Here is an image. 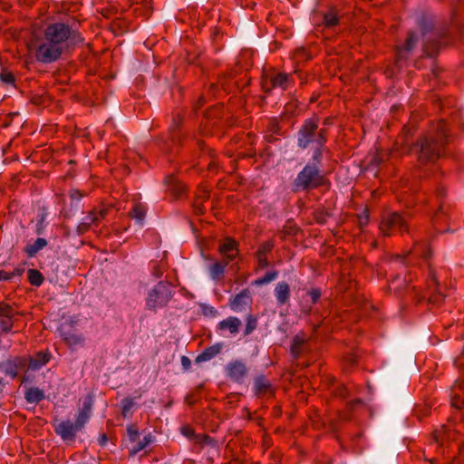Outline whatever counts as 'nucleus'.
<instances>
[{"mask_svg":"<svg viewBox=\"0 0 464 464\" xmlns=\"http://www.w3.org/2000/svg\"><path fill=\"white\" fill-rule=\"evenodd\" d=\"M210 197V192L207 189H202L199 191L197 195L196 201L198 202H205L207 201Z\"/></svg>","mask_w":464,"mask_h":464,"instance_id":"052dcab7","label":"nucleus"},{"mask_svg":"<svg viewBox=\"0 0 464 464\" xmlns=\"http://www.w3.org/2000/svg\"><path fill=\"white\" fill-rule=\"evenodd\" d=\"M46 246V239L38 237L33 244H29L25 246L24 252L26 253L27 256L33 257Z\"/></svg>","mask_w":464,"mask_h":464,"instance_id":"2f4dec72","label":"nucleus"},{"mask_svg":"<svg viewBox=\"0 0 464 464\" xmlns=\"http://www.w3.org/2000/svg\"><path fill=\"white\" fill-rule=\"evenodd\" d=\"M121 415L123 418H128L135 406L134 398L126 397L121 400Z\"/></svg>","mask_w":464,"mask_h":464,"instance_id":"4c0bfd02","label":"nucleus"},{"mask_svg":"<svg viewBox=\"0 0 464 464\" xmlns=\"http://www.w3.org/2000/svg\"><path fill=\"white\" fill-rule=\"evenodd\" d=\"M29 283L34 286H40L44 280L43 274L37 269L31 268L27 271Z\"/></svg>","mask_w":464,"mask_h":464,"instance_id":"f704fd0d","label":"nucleus"},{"mask_svg":"<svg viewBox=\"0 0 464 464\" xmlns=\"http://www.w3.org/2000/svg\"><path fill=\"white\" fill-rule=\"evenodd\" d=\"M257 262H258V267L259 268H265L269 266L268 260L266 258V256H256Z\"/></svg>","mask_w":464,"mask_h":464,"instance_id":"0e129e2a","label":"nucleus"},{"mask_svg":"<svg viewBox=\"0 0 464 464\" xmlns=\"http://www.w3.org/2000/svg\"><path fill=\"white\" fill-rule=\"evenodd\" d=\"M227 372L229 377H244L247 373V368L242 361H234L228 363Z\"/></svg>","mask_w":464,"mask_h":464,"instance_id":"bb28decb","label":"nucleus"},{"mask_svg":"<svg viewBox=\"0 0 464 464\" xmlns=\"http://www.w3.org/2000/svg\"><path fill=\"white\" fill-rule=\"evenodd\" d=\"M0 81L6 84L14 85L15 78H14V75L13 74V72H11L7 70H3L0 72Z\"/></svg>","mask_w":464,"mask_h":464,"instance_id":"3c124183","label":"nucleus"},{"mask_svg":"<svg viewBox=\"0 0 464 464\" xmlns=\"http://www.w3.org/2000/svg\"><path fill=\"white\" fill-rule=\"evenodd\" d=\"M223 116V104L218 103L217 105L209 108L204 113V119L200 122L199 131L202 135H218L223 131L225 124L232 126L235 123L233 117H227L226 122L222 121Z\"/></svg>","mask_w":464,"mask_h":464,"instance_id":"39448f33","label":"nucleus"},{"mask_svg":"<svg viewBox=\"0 0 464 464\" xmlns=\"http://www.w3.org/2000/svg\"><path fill=\"white\" fill-rule=\"evenodd\" d=\"M267 130L272 134L281 135V127L276 120H271L267 125Z\"/></svg>","mask_w":464,"mask_h":464,"instance_id":"6e6d98bb","label":"nucleus"},{"mask_svg":"<svg viewBox=\"0 0 464 464\" xmlns=\"http://www.w3.org/2000/svg\"><path fill=\"white\" fill-rule=\"evenodd\" d=\"M195 144L198 148V150L195 151V154L198 156H206L211 160L208 163V169L215 170L218 168V162L215 160V151L212 149H207L205 142L201 140H195Z\"/></svg>","mask_w":464,"mask_h":464,"instance_id":"412c9836","label":"nucleus"},{"mask_svg":"<svg viewBox=\"0 0 464 464\" xmlns=\"http://www.w3.org/2000/svg\"><path fill=\"white\" fill-rule=\"evenodd\" d=\"M91 212H92V214H94V216H96V218H98V225H99L101 220L103 219L107 216L109 209L107 208H102L100 210L92 209V210H91Z\"/></svg>","mask_w":464,"mask_h":464,"instance_id":"4d7b16f0","label":"nucleus"},{"mask_svg":"<svg viewBox=\"0 0 464 464\" xmlns=\"http://www.w3.org/2000/svg\"><path fill=\"white\" fill-rule=\"evenodd\" d=\"M294 82L293 74L285 72H277L270 77L269 82L263 85L265 92L272 89L280 88L285 91Z\"/></svg>","mask_w":464,"mask_h":464,"instance_id":"ddd939ff","label":"nucleus"},{"mask_svg":"<svg viewBox=\"0 0 464 464\" xmlns=\"http://www.w3.org/2000/svg\"><path fill=\"white\" fill-rule=\"evenodd\" d=\"M24 398L29 403H38L45 398L44 392L39 388L31 387L25 391Z\"/></svg>","mask_w":464,"mask_h":464,"instance_id":"7c9ffc66","label":"nucleus"},{"mask_svg":"<svg viewBox=\"0 0 464 464\" xmlns=\"http://www.w3.org/2000/svg\"><path fill=\"white\" fill-rule=\"evenodd\" d=\"M411 255L428 260L431 256V250L424 243L418 242L415 243L413 249L406 252L403 255H396L392 257V259L405 263L406 257Z\"/></svg>","mask_w":464,"mask_h":464,"instance_id":"2eb2a0df","label":"nucleus"},{"mask_svg":"<svg viewBox=\"0 0 464 464\" xmlns=\"http://www.w3.org/2000/svg\"><path fill=\"white\" fill-rule=\"evenodd\" d=\"M417 24L424 37V53L429 57L437 55L440 48L448 44V32L433 31V20L425 14L418 17Z\"/></svg>","mask_w":464,"mask_h":464,"instance_id":"7ed1b4c3","label":"nucleus"},{"mask_svg":"<svg viewBox=\"0 0 464 464\" xmlns=\"http://www.w3.org/2000/svg\"><path fill=\"white\" fill-rule=\"evenodd\" d=\"M304 344V339L300 338L299 336H295L293 339V343L291 347V351L294 354H297L301 353V348Z\"/></svg>","mask_w":464,"mask_h":464,"instance_id":"864d4df0","label":"nucleus"},{"mask_svg":"<svg viewBox=\"0 0 464 464\" xmlns=\"http://www.w3.org/2000/svg\"><path fill=\"white\" fill-rule=\"evenodd\" d=\"M85 423L76 417L75 422L63 420L55 426V432L65 441L74 440L76 433L83 429Z\"/></svg>","mask_w":464,"mask_h":464,"instance_id":"9b49d317","label":"nucleus"},{"mask_svg":"<svg viewBox=\"0 0 464 464\" xmlns=\"http://www.w3.org/2000/svg\"><path fill=\"white\" fill-rule=\"evenodd\" d=\"M98 227V218L90 211L83 220L77 226L76 232L79 236L86 233L92 226Z\"/></svg>","mask_w":464,"mask_h":464,"instance_id":"c85d7f7f","label":"nucleus"},{"mask_svg":"<svg viewBox=\"0 0 464 464\" xmlns=\"http://www.w3.org/2000/svg\"><path fill=\"white\" fill-rule=\"evenodd\" d=\"M277 276H278V272L276 270L267 272L264 276L259 277L256 280H255L254 285L259 286V285L269 284L270 282L275 280Z\"/></svg>","mask_w":464,"mask_h":464,"instance_id":"79ce46f5","label":"nucleus"},{"mask_svg":"<svg viewBox=\"0 0 464 464\" xmlns=\"http://www.w3.org/2000/svg\"><path fill=\"white\" fill-rule=\"evenodd\" d=\"M254 389L256 395H265L271 392V383L268 379H256Z\"/></svg>","mask_w":464,"mask_h":464,"instance_id":"473e14b6","label":"nucleus"},{"mask_svg":"<svg viewBox=\"0 0 464 464\" xmlns=\"http://www.w3.org/2000/svg\"><path fill=\"white\" fill-rule=\"evenodd\" d=\"M450 439V432L447 429L446 426H441V428L434 432V440L439 444H443V442L447 440Z\"/></svg>","mask_w":464,"mask_h":464,"instance_id":"ea45409f","label":"nucleus"},{"mask_svg":"<svg viewBox=\"0 0 464 464\" xmlns=\"http://www.w3.org/2000/svg\"><path fill=\"white\" fill-rule=\"evenodd\" d=\"M72 327L71 325H62L60 328V333L63 339L69 345H77L82 342V338L72 332Z\"/></svg>","mask_w":464,"mask_h":464,"instance_id":"393cba45","label":"nucleus"},{"mask_svg":"<svg viewBox=\"0 0 464 464\" xmlns=\"http://www.w3.org/2000/svg\"><path fill=\"white\" fill-rule=\"evenodd\" d=\"M194 212L197 215H202L204 213L203 202L196 201L193 203Z\"/></svg>","mask_w":464,"mask_h":464,"instance_id":"69168bd1","label":"nucleus"},{"mask_svg":"<svg viewBox=\"0 0 464 464\" xmlns=\"http://www.w3.org/2000/svg\"><path fill=\"white\" fill-rule=\"evenodd\" d=\"M274 248V242L273 241H266L262 243L256 251V256H266L268 253H270Z\"/></svg>","mask_w":464,"mask_h":464,"instance_id":"8fccbe9b","label":"nucleus"},{"mask_svg":"<svg viewBox=\"0 0 464 464\" xmlns=\"http://www.w3.org/2000/svg\"><path fill=\"white\" fill-rule=\"evenodd\" d=\"M127 434L130 442H136L139 438V430L136 424H130L127 427Z\"/></svg>","mask_w":464,"mask_h":464,"instance_id":"603ef678","label":"nucleus"},{"mask_svg":"<svg viewBox=\"0 0 464 464\" xmlns=\"http://www.w3.org/2000/svg\"><path fill=\"white\" fill-rule=\"evenodd\" d=\"M181 433L187 438H192L194 436V430L188 426L181 428Z\"/></svg>","mask_w":464,"mask_h":464,"instance_id":"774afa93","label":"nucleus"},{"mask_svg":"<svg viewBox=\"0 0 464 464\" xmlns=\"http://www.w3.org/2000/svg\"><path fill=\"white\" fill-rule=\"evenodd\" d=\"M223 344L221 343L205 348L202 353L197 356L196 362H207L213 359L221 352Z\"/></svg>","mask_w":464,"mask_h":464,"instance_id":"b1692460","label":"nucleus"},{"mask_svg":"<svg viewBox=\"0 0 464 464\" xmlns=\"http://www.w3.org/2000/svg\"><path fill=\"white\" fill-rule=\"evenodd\" d=\"M13 324V318H0V327L3 333H9Z\"/></svg>","mask_w":464,"mask_h":464,"instance_id":"5fc2aeb1","label":"nucleus"},{"mask_svg":"<svg viewBox=\"0 0 464 464\" xmlns=\"http://www.w3.org/2000/svg\"><path fill=\"white\" fill-rule=\"evenodd\" d=\"M307 294L311 297L313 304L317 303L319 298L321 297V291L318 288H314L310 290Z\"/></svg>","mask_w":464,"mask_h":464,"instance_id":"680f3d73","label":"nucleus"},{"mask_svg":"<svg viewBox=\"0 0 464 464\" xmlns=\"http://www.w3.org/2000/svg\"><path fill=\"white\" fill-rule=\"evenodd\" d=\"M241 321L237 317L230 316L222 320L218 324V329L220 331L228 330L231 334L238 333Z\"/></svg>","mask_w":464,"mask_h":464,"instance_id":"cd10ccee","label":"nucleus"},{"mask_svg":"<svg viewBox=\"0 0 464 464\" xmlns=\"http://www.w3.org/2000/svg\"><path fill=\"white\" fill-rule=\"evenodd\" d=\"M252 303L251 293L249 289H243L239 294L230 298V308L234 311H241L245 306Z\"/></svg>","mask_w":464,"mask_h":464,"instance_id":"a211bd4d","label":"nucleus"},{"mask_svg":"<svg viewBox=\"0 0 464 464\" xmlns=\"http://www.w3.org/2000/svg\"><path fill=\"white\" fill-rule=\"evenodd\" d=\"M326 179L318 166L306 164L293 181V191H309L324 185Z\"/></svg>","mask_w":464,"mask_h":464,"instance_id":"423d86ee","label":"nucleus"},{"mask_svg":"<svg viewBox=\"0 0 464 464\" xmlns=\"http://www.w3.org/2000/svg\"><path fill=\"white\" fill-rule=\"evenodd\" d=\"M294 59L296 63H304L309 61L311 59V55L305 48L300 47L295 51Z\"/></svg>","mask_w":464,"mask_h":464,"instance_id":"49530a36","label":"nucleus"},{"mask_svg":"<svg viewBox=\"0 0 464 464\" xmlns=\"http://www.w3.org/2000/svg\"><path fill=\"white\" fill-rule=\"evenodd\" d=\"M257 327V317L254 314H248L246 319V327L244 334L249 335Z\"/></svg>","mask_w":464,"mask_h":464,"instance_id":"a19ab883","label":"nucleus"},{"mask_svg":"<svg viewBox=\"0 0 464 464\" xmlns=\"http://www.w3.org/2000/svg\"><path fill=\"white\" fill-rule=\"evenodd\" d=\"M324 146H315L312 147L311 149L314 150V154L312 157V162H308L307 164H314L315 166H318L321 164L323 160V150Z\"/></svg>","mask_w":464,"mask_h":464,"instance_id":"09e8293b","label":"nucleus"},{"mask_svg":"<svg viewBox=\"0 0 464 464\" xmlns=\"http://www.w3.org/2000/svg\"><path fill=\"white\" fill-rule=\"evenodd\" d=\"M429 276L430 277L428 282V292H430V295L428 298V302L433 304H440L443 301L444 296L438 292V279L436 278L435 273L432 270H430Z\"/></svg>","mask_w":464,"mask_h":464,"instance_id":"f3484780","label":"nucleus"},{"mask_svg":"<svg viewBox=\"0 0 464 464\" xmlns=\"http://www.w3.org/2000/svg\"><path fill=\"white\" fill-rule=\"evenodd\" d=\"M24 272V268H14L12 272H8V280L13 278L14 276H21Z\"/></svg>","mask_w":464,"mask_h":464,"instance_id":"338daca9","label":"nucleus"},{"mask_svg":"<svg viewBox=\"0 0 464 464\" xmlns=\"http://www.w3.org/2000/svg\"><path fill=\"white\" fill-rule=\"evenodd\" d=\"M356 361H357V357L355 354H353V353L347 354V356L344 358L343 364L344 373H346V374L353 373V372L350 370V368L353 367Z\"/></svg>","mask_w":464,"mask_h":464,"instance_id":"de8ad7c7","label":"nucleus"},{"mask_svg":"<svg viewBox=\"0 0 464 464\" xmlns=\"http://www.w3.org/2000/svg\"><path fill=\"white\" fill-rule=\"evenodd\" d=\"M229 264L228 260L221 259L209 266L208 271L213 280H219L225 272L226 266Z\"/></svg>","mask_w":464,"mask_h":464,"instance_id":"c756f323","label":"nucleus"},{"mask_svg":"<svg viewBox=\"0 0 464 464\" xmlns=\"http://www.w3.org/2000/svg\"><path fill=\"white\" fill-rule=\"evenodd\" d=\"M417 127L415 124L408 123L404 125L401 132L398 136L396 141L393 144V148L391 151L392 157H401L404 154H409L408 149L411 147V143H409V140L414 135L416 132Z\"/></svg>","mask_w":464,"mask_h":464,"instance_id":"1a4fd4ad","label":"nucleus"},{"mask_svg":"<svg viewBox=\"0 0 464 464\" xmlns=\"http://www.w3.org/2000/svg\"><path fill=\"white\" fill-rule=\"evenodd\" d=\"M410 218L411 216L408 213H391L382 218L380 229L385 236H390L392 230H398L401 234L409 232L408 219Z\"/></svg>","mask_w":464,"mask_h":464,"instance_id":"6e6552de","label":"nucleus"},{"mask_svg":"<svg viewBox=\"0 0 464 464\" xmlns=\"http://www.w3.org/2000/svg\"><path fill=\"white\" fill-rule=\"evenodd\" d=\"M202 314L205 316H216L218 311L213 306H208L207 304L201 305Z\"/></svg>","mask_w":464,"mask_h":464,"instance_id":"13d9d810","label":"nucleus"},{"mask_svg":"<svg viewBox=\"0 0 464 464\" xmlns=\"http://www.w3.org/2000/svg\"><path fill=\"white\" fill-rule=\"evenodd\" d=\"M204 388V384L201 383L199 385H198L193 392H191L190 393H188L185 397V401L186 402L192 406L194 405L197 401L198 400V393L200 392V391Z\"/></svg>","mask_w":464,"mask_h":464,"instance_id":"a18cd8bd","label":"nucleus"},{"mask_svg":"<svg viewBox=\"0 0 464 464\" xmlns=\"http://www.w3.org/2000/svg\"><path fill=\"white\" fill-rule=\"evenodd\" d=\"M164 184L175 198H179L187 193L186 185L180 182L173 174L168 175L164 179Z\"/></svg>","mask_w":464,"mask_h":464,"instance_id":"dca6fc26","label":"nucleus"},{"mask_svg":"<svg viewBox=\"0 0 464 464\" xmlns=\"http://www.w3.org/2000/svg\"><path fill=\"white\" fill-rule=\"evenodd\" d=\"M317 118L306 119L297 131L296 142L300 149L305 150L315 146H325L328 130L320 127Z\"/></svg>","mask_w":464,"mask_h":464,"instance_id":"20e7f679","label":"nucleus"},{"mask_svg":"<svg viewBox=\"0 0 464 464\" xmlns=\"http://www.w3.org/2000/svg\"><path fill=\"white\" fill-rule=\"evenodd\" d=\"M218 250L222 256V259L228 260V262L235 259L238 253L237 242L230 237L226 238L225 241L219 245Z\"/></svg>","mask_w":464,"mask_h":464,"instance_id":"6ab92c4d","label":"nucleus"},{"mask_svg":"<svg viewBox=\"0 0 464 464\" xmlns=\"http://www.w3.org/2000/svg\"><path fill=\"white\" fill-rule=\"evenodd\" d=\"M0 371L6 376L17 377L27 371V359L20 356L0 362Z\"/></svg>","mask_w":464,"mask_h":464,"instance_id":"9d476101","label":"nucleus"},{"mask_svg":"<svg viewBox=\"0 0 464 464\" xmlns=\"http://www.w3.org/2000/svg\"><path fill=\"white\" fill-rule=\"evenodd\" d=\"M450 142V129L448 122L441 119L433 122L428 130L420 135L408 149L410 153L416 156V163L412 169L415 179L427 176V167L433 165L446 154Z\"/></svg>","mask_w":464,"mask_h":464,"instance_id":"f257e3e1","label":"nucleus"},{"mask_svg":"<svg viewBox=\"0 0 464 464\" xmlns=\"http://www.w3.org/2000/svg\"><path fill=\"white\" fill-rule=\"evenodd\" d=\"M275 296L276 298L277 304H286L290 298L289 285L285 281L279 282L275 288Z\"/></svg>","mask_w":464,"mask_h":464,"instance_id":"a878e982","label":"nucleus"},{"mask_svg":"<svg viewBox=\"0 0 464 464\" xmlns=\"http://www.w3.org/2000/svg\"><path fill=\"white\" fill-rule=\"evenodd\" d=\"M329 216V214L327 212H317L315 214V221L318 223V224H325L326 221H327V217Z\"/></svg>","mask_w":464,"mask_h":464,"instance_id":"e2e57ef3","label":"nucleus"},{"mask_svg":"<svg viewBox=\"0 0 464 464\" xmlns=\"http://www.w3.org/2000/svg\"><path fill=\"white\" fill-rule=\"evenodd\" d=\"M69 197L72 199V201H80L83 195L79 189L72 188L69 191Z\"/></svg>","mask_w":464,"mask_h":464,"instance_id":"bf43d9fd","label":"nucleus"},{"mask_svg":"<svg viewBox=\"0 0 464 464\" xmlns=\"http://www.w3.org/2000/svg\"><path fill=\"white\" fill-rule=\"evenodd\" d=\"M339 23V18L335 12L330 11L324 14V24L325 27L332 28L337 25Z\"/></svg>","mask_w":464,"mask_h":464,"instance_id":"c03bdc74","label":"nucleus"},{"mask_svg":"<svg viewBox=\"0 0 464 464\" xmlns=\"http://www.w3.org/2000/svg\"><path fill=\"white\" fill-rule=\"evenodd\" d=\"M405 293L409 297L414 300L416 304H419L426 297V295L420 293L415 286H410L408 285H405Z\"/></svg>","mask_w":464,"mask_h":464,"instance_id":"58836bf2","label":"nucleus"},{"mask_svg":"<svg viewBox=\"0 0 464 464\" xmlns=\"http://www.w3.org/2000/svg\"><path fill=\"white\" fill-rule=\"evenodd\" d=\"M15 314H18L13 307L5 302L0 303V317L1 318H13Z\"/></svg>","mask_w":464,"mask_h":464,"instance_id":"37998d69","label":"nucleus"},{"mask_svg":"<svg viewBox=\"0 0 464 464\" xmlns=\"http://www.w3.org/2000/svg\"><path fill=\"white\" fill-rule=\"evenodd\" d=\"M464 385V379H457L451 390V405L460 410L464 408V399L459 392H461Z\"/></svg>","mask_w":464,"mask_h":464,"instance_id":"4be33fe9","label":"nucleus"},{"mask_svg":"<svg viewBox=\"0 0 464 464\" xmlns=\"http://www.w3.org/2000/svg\"><path fill=\"white\" fill-rule=\"evenodd\" d=\"M94 404V395L89 392L82 401V406L79 408L78 415L76 416L79 420H82L85 424L89 421L92 410Z\"/></svg>","mask_w":464,"mask_h":464,"instance_id":"aec40b11","label":"nucleus"},{"mask_svg":"<svg viewBox=\"0 0 464 464\" xmlns=\"http://www.w3.org/2000/svg\"><path fill=\"white\" fill-rule=\"evenodd\" d=\"M182 119L179 115L173 118V122L171 126L169 127V133H170V141L172 143V147L169 146L167 141L163 142V145L161 146V150L165 153H174L176 152V150L181 146L183 135L179 131V126L181 124Z\"/></svg>","mask_w":464,"mask_h":464,"instance_id":"f8f14e48","label":"nucleus"},{"mask_svg":"<svg viewBox=\"0 0 464 464\" xmlns=\"http://www.w3.org/2000/svg\"><path fill=\"white\" fill-rule=\"evenodd\" d=\"M221 87L224 92H228L230 91V86L227 82L225 76L221 77L218 82L211 83L208 87V93L212 96H216V92Z\"/></svg>","mask_w":464,"mask_h":464,"instance_id":"c9c22d12","label":"nucleus"},{"mask_svg":"<svg viewBox=\"0 0 464 464\" xmlns=\"http://www.w3.org/2000/svg\"><path fill=\"white\" fill-rule=\"evenodd\" d=\"M418 40L419 38L415 32L410 31L408 33V36L406 38L404 45L397 47L396 63H400L401 61H406L409 59L410 53L415 48Z\"/></svg>","mask_w":464,"mask_h":464,"instance_id":"4468645a","label":"nucleus"},{"mask_svg":"<svg viewBox=\"0 0 464 464\" xmlns=\"http://www.w3.org/2000/svg\"><path fill=\"white\" fill-rule=\"evenodd\" d=\"M171 285L169 282H159L148 294L146 298V308L156 311L158 308L165 307L173 297Z\"/></svg>","mask_w":464,"mask_h":464,"instance_id":"0eeeda50","label":"nucleus"},{"mask_svg":"<svg viewBox=\"0 0 464 464\" xmlns=\"http://www.w3.org/2000/svg\"><path fill=\"white\" fill-rule=\"evenodd\" d=\"M129 216L136 219L140 225H142L146 216V208L140 203H136L129 212Z\"/></svg>","mask_w":464,"mask_h":464,"instance_id":"72a5a7b5","label":"nucleus"},{"mask_svg":"<svg viewBox=\"0 0 464 464\" xmlns=\"http://www.w3.org/2000/svg\"><path fill=\"white\" fill-rule=\"evenodd\" d=\"M79 37L78 31L65 23L57 22L48 24L44 32V42L36 49V60L44 63L57 61L67 46V42L75 43Z\"/></svg>","mask_w":464,"mask_h":464,"instance_id":"f03ea898","label":"nucleus"},{"mask_svg":"<svg viewBox=\"0 0 464 464\" xmlns=\"http://www.w3.org/2000/svg\"><path fill=\"white\" fill-rule=\"evenodd\" d=\"M152 441V436L150 433L144 436L143 439L137 442V444L130 450V456L133 457L140 450H144Z\"/></svg>","mask_w":464,"mask_h":464,"instance_id":"e433bc0d","label":"nucleus"},{"mask_svg":"<svg viewBox=\"0 0 464 464\" xmlns=\"http://www.w3.org/2000/svg\"><path fill=\"white\" fill-rule=\"evenodd\" d=\"M51 358V354L48 352L41 351L37 353L34 356L30 357L27 360V370H38L43 365H44L47 362H49Z\"/></svg>","mask_w":464,"mask_h":464,"instance_id":"5701e85b","label":"nucleus"}]
</instances>
